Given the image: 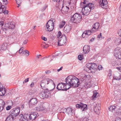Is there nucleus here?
<instances>
[{
  "label": "nucleus",
  "instance_id": "25",
  "mask_svg": "<svg viewBox=\"0 0 121 121\" xmlns=\"http://www.w3.org/2000/svg\"><path fill=\"white\" fill-rule=\"evenodd\" d=\"M7 44L6 43L3 44L2 45L0 46V49L1 50H5L7 48Z\"/></svg>",
  "mask_w": 121,
  "mask_h": 121
},
{
  "label": "nucleus",
  "instance_id": "24",
  "mask_svg": "<svg viewBox=\"0 0 121 121\" xmlns=\"http://www.w3.org/2000/svg\"><path fill=\"white\" fill-rule=\"evenodd\" d=\"M113 78L114 79L117 80H119L121 79V74L120 75L117 73L115 75H114Z\"/></svg>",
  "mask_w": 121,
  "mask_h": 121
},
{
  "label": "nucleus",
  "instance_id": "50",
  "mask_svg": "<svg viewBox=\"0 0 121 121\" xmlns=\"http://www.w3.org/2000/svg\"><path fill=\"white\" fill-rule=\"evenodd\" d=\"M11 106H8L6 107V109L7 110H9L11 108Z\"/></svg>",
  "mask_w": 121,
  "mask_h": 121
},
{
  "label": "nucleus",
  "instance_id": "41",
  "mask_svg": "<svg viewBox=\"0 0 121 121\" xmlns=\"http://www.w3.org/2000/svg\"><path fill=\"white\" fill-rule=\"evenodd\" d=\"M3 13L4 15L8 14L9 11L7 10H4Z\"/></svg>",
  "mask_w": 121,
  "mask_h": 121
},
{
  "label": "nucleus",
  "instance_id": "4",
  "mask_svg": "<svg viewBox=\"0 0 121 121\" xmlns=\"http://www.w3.org/2000/svg\"><path fill=\"white\" fill-rule=\"evenodd\" d=\"M43 90L41 91L40 96L41 98L43 99L45 98H48L50 97L51 95L52 91H49L48 88L46 89H43Z\"/></svg>",
  "mask_w": 121,
  "mask_h": 121
},
{
  "label": "nucleus",
  "instance_id": "3",
  "mask_svg": "<svg viewBox=\"0 0 121 121\" xmlns=\"http://www.w3.org/2000/svg\"><path fill=\"white\" fill-rule=\"evenodd\" d=\"M52 82L55 84L51 80L48 78H46L43 79L40 82V84L42 89H46L47 88V87L48 84Z\"/></svg>",
  "mask_w": 121,
  "mask_h": 121
},
{
  "label": "nucleus",
  "instance_id": "11",
  "mask_svg": "<svg viewBox=\"0 0 121 121\" xmlns=\"http://www.w3.org/2000/svg\"><path fill=\"white\" fill-rule=\"evenodd\" d=\"M27 114H25L24 116L21 114L18 116L19 118V121H28L29 120V117Z\"/></svg>",
  "mask_w": 121,
  "mask_h": 121
},
{
  "label": "nucleus",
  "instance_id": "36",
  "mask_svg": "<svg viewBox=\"0 0 121 121\" xmlns=\"http://www.w3.org/2000/svg\"><path fill=\"white\" fill-rule=\"evenodd\" d=\"M80 121H91V120L89 119L88 117H85L81 119Z\"/></svg>",
  "mask_w": 121,
  "mask_h": 121
},
{
  "label": "nucleus",
  "instance_id": "57",
  "mask_svg": "<svg viewBox=\"0 0 121 121\" xmlns=\"http://www.w3.org/2000/svg\"><path fill=\"white\" fill-rule=\"evenodd\" d=\"M101 37V33H100L99 35H98V38H100Z\"/></svg>",
  "mask_w": 121,
  "mask_h": 121
},
{
  "label": "nucleus",
  "instance_id": "49",
  "mask_svg": "<svg viewBox=\"0 0 121 121\" xmlns=\"http://www.w3.org/2000/svg\"><path fill=\"white\" fill-rule=\"evenodd\" d=\"M63 110V111L62 112H63L64 113H65V112H67V108H63L62 109Z\"/></svg>",
  "mask_w": 121,
  "mask_h": 121
},
{
  "label": "nucleus",
  "instance_id": "30",
  "mask_svg": "<svg viewBox=\"0 0 121 121\" xmlns=\"http://www.w3.org/2000/svg\"><path fill=\"white\" fill-rule=\"evenodd\" d=\"M46 108H44L43 106H40L39 107L37 108V110L39 111H42L44 110H46Z\"/></svg>",
  "mask_w": 121,
  "mask_h": 121
},
{
  "label": "nucleus",
  "instance_id": "54",
  "mask_svg": "<svg viewBox=\"0 0 121 121\" xmlns=\"http://www.w3.org/2000/svg\"><path fill=\"white\" fill-rule=\"evenodd\" d=\"M41 38L44 41H46L47 40V38L45 37H41Z\"/></svg>",
  "mask_w": 121,
  "mask_h": 121
},
{
  "label": "nucleus",
  "instance_id": "23",
  "mask_svg": "<svg viewBox=\"0 0 121 121\" xmlns=\"http://www.w3.org/2000/svg\"><path fill=\"white\" fill-rule=\"evenodd\" d=\"M5 103L2 99H0V112L2 111L4 108Z\"/></svg>",
  "mask_w": 121,
  "mask_h": 121
},
{
  "label": "nucleus",
  "instance_id": "9",
  "mask_svg": "<svg viewBox=\"0 0 121 121\" xmlns=\"http://www.w3.org/2000/svg\"><path fill=\"white\" fill-rule=\"evenodd\" d=\"M66 83H62L59 84L57 85V89L60 90H67L69 88H67L66 87Z\"/></svg>",
  "mask_w": 121,
  "mask_h": 121
},
{
  "label": "nucleus",
  "instance_id": "16",
  "mask_svg": "<svg viewBox=\"0 0 121 121\" xmlns=\"http://www.w3.org/2000/svg\"><path fill=\"white\" fill-rule=\"evenodd\" d=\"M90 72L94 73L97 69V66L95 63H91Z\"/></svg>",
  "mask_w": 121,
  "mask_h": 121
},
{
  "label": "nucleus",
  "instance_id": "64",
  "mask_svg": "<svg viewBox=\"0 0 121 121\" xmlns=\"http://www.w3.org/2000/svg\"><path fill=\"white\" fill-rule=\"evenodd\" d=\"M95 39V37H93V38H92L90 40V41L91 42H92V41H93Z\"/></svg>",
  "mask_w": 121,
  "mask_h": 121
},
{
  "label": "nucleus",
  "instance_id": "44",
  "mask_svg": "<svg viewBox=\"0 0 121 121\" xmlns=\"http://www.w3.org/2000/svg\"><path fill=\"white\" fill-rule=\"evenodd\" d=\"M2 7V3L0 1V14L2 13V10L1 8Z\"/></svg>",
  "mask_w": 121,
  "mask_h": 121
},
{
  "label": "nucleus",
  "instance_id": "18",
  "mask_svg": "<svg viewBox=\"0 0 121 121\" xmlns=\"http://www.w3.org/2000/svg\"><path fill=\"white\" fill-rule=\"evenodd\" d=\"M99 3L103 9H106V0H99Z\"/></svg>",
  "mask_w": 121,
  "mask_h": 121
},
{
  "label": "nucleus",
  "instance_id": "15",
  "mask_svg": "<svg viewBox=\"0 0 121 121\" xmlns=\"http://www.w3.org/2000/svg\"><path fill=\"white\" fill-rule=\"evenodd\" d=\"M37 102V99L35 98H33L29 101L30 107H31L36 104Z\"/></svg>",
  "mask_w": 121,
  "mask_h": 121
},
{
  "label": "nucleus",
  "instance_id": "39",
  "mask_svg": "<svg viewBox=\"0 0 121 121\" xmlns=\"http://www.w3.org/2000/svg\"><path fill=\"white\" fill-rule=\"evenodd\" d=\"M24 50L23 48V47H22L19 51V54H21L22 53L23 54L24 53V51H23Z\"/></svg>",
  "mask_w": 121,
  "mask_h": 121
},
{
  "label": "nucleus",
  "instance_id": "47",
  "mask_svg": "<svg viewBox=\"0 0 121 121\" xmlns=\"http://www.w3.org/2000/svg\"><path fill=\"white\" fill-rule=\"evenodd\" d=\"M118 33L119 36L121 37V29L118 31Z\"/></svg>",
  "mask_w": 121,
  "mask_h": 121
},
{
  "label": "nucleus",
  "instance_id": "56",
  "mask_svg": "<svg viewBox=\"0 0 121 121\" xmlns=\"http://www.w3.org/2000/svg\"><path fill=\"white\" fill-rule=\"evenodd\" d=\"M27 42H28L27 40H25L24 41V42L23 43V44H26Z\"/></svg>",
  "mask_w": 121,
  "mask_h": 121
},
{
  "label": "nucleus",
  "instance_id": "33",
  "mask_svg": "<svg viewBox=\"0 0 121 121\" xmlns=\"http://www.w3.org/2000/svg\"><path fill=\"white\" fill-rule=\"evenodd\" d=\"M66 22L64 21H62L61 22L60 24L59 25V28H62L65 25Z\"/></svg>",
  "mask_w": 121,
  "mask_h": 121
},
{
  "label": "nucleus",
  "instance_id": "12",
  "mask_svg": "<svg viewBox=\"0 0 121 121\" xmlns=\"http://www.w3.org/2000/svg\"><path fill=\"white\" fill-rule=\"evenodd\" d=\"M5 28L6 30H7L8 29H14L15 27V25H14L13 22H11L9 23H6L4 25Z\"/></svg>",
  "mask_w": 121,
  "mask_h": 121
},
{
  "label": "nucleus",
  "instance_id": "40",
  "mask_svg": "<svg viewBox=\"0 0 121 121\" xmlns=\"http://www.w3.org/2000/svg\"><path fill=\"white\" fill-rule=\"evenodd\" d=\"M83 56L82 55H79L78 56V59L80 60H82L83 59Z\"/></svg>",
  "mask_w": 121,
  "mask_h": 121
},
{
  "label": "nucleus",
  "instance_id": "8",
  "mask_svg": "<svg viewBox=\"0 0 121 121\" xmlns=\"http://www.w3.org/2000/svg\"><path fill=\"white\" fill-rule=\"evenodd\" d=\"M20 111L19 108L17 107L11 110L10 111V114L15 117L18 115Z\"/></svg>",
  "mask_w": 121,
  "mask_h": 121
},
{
  "label": "nucleus",
  "instance_id": "21",
  "mask_svg": "<svg viewBox=\"0 0 121 121\" xmlns=\"http://www.w3.org/2000/svg\"><path fill=\"white\" fill-rule=\"evenodd\" d=\"M15 118L10 114L6 118L5 121H13Z\"/></svg>",
  "mask_w": 121,
  "mask_h": 121
},
{
  "label": "nucleus",
  "instance_id": "14",
  "mask_svg": "<svg viewBox=\"0 0 121 121\" xmlns=\"http://www.w3.org/2000/svg\"><path fill=\"white\" fill-rule=\"evenodd\" d=\"M100 25L98 22L95 23L93 26V27L92 29V31L95 32L99 30Z\"/></svg>",
  "mask_w": 121,
  "mask_h": 121
},
{
  "label": "nucleus",
  "instance_id": "13",
  "mask_svg": "<svg viewBox=\"0 0 121 121\" xmlns=\"http://www.w3.org/2000/svg\"><path fill=\"white\" fill-rule=\"evenodd\" d=\"M28 115L29 117V120H33L38 116V113L36 112H34L30 114H27Z\"/></svg>",
  "mask_w": 121,
  "mask_h": 121
},
{
  "label": "nucleus",
  "instance_id": "63",
  "mask_svg": "<svg viewBox=\"0 0 121 121\" xmlns=\"http://www.w3.org/2000/svg\"><path fill=\"white\" fill-rule=\"evenodd\" d=\"M25 52L27 54L28 53H29V51L27 50H25V51H24V52Z\"/></svg>",
  "mask_w": 121,
  "mask_h": 121
},
{
  "label": "nucleus",
  "instance_id": "34",
  "mask_svg": "<svg viewBox=\"0 0 121 121\" xmlns=\"http://www.w3.org/2000/svg\"><path fill=\"white\" fill-rule=\"evenodd\" d=\"M92 29L91 30H86L85 31V34H86V35L89 36L90 35L91 33H94L95 32H93L92 31Z\"/></svg>",
  "mask_w": 121,
  "mask_h": 121
},
{
  "label": "nucleus",
  "instance_id": "45",
  "mask_svg": "<svg viewBox=\"0 0 121 121\" xmlns=\"http://www.w3.org/2000/svg\"><path fill=\"white\" fill-rule=\"evenodd\" d=\"M103 67L101 65H99L98 67H97V69H98L99 70L100 69H101Z\"/></svg>",
  "mask_w": 121,
  "mask_h": 121
},
{
  "label": "nucleus",
  "instance_id": "32",
  "mask_svg": "<svg viewBox=\"0 0 121 121\" xmlns=\"http://www.w3.org/2000/svg\"><path fill=\"white\" fill-rule=\"evenodd\" d=\"M82 16H75L76 19H78V20L76 21V23L80 22L82 18Z\"/></svg>",
  "mask_w": 121,
  "mask_h": 121
},
{
  "label": "nucleus",
  "instance_id": "29",
  "mask_svg": "<svg viewBox=\"0 0 121 121\" xmlns=\"http://www.w3.org/2000/svg\"><path fill=\"white\" fill-rule=\"evenodd\" d=\"M67 112L69 115H72V108L70 107L67 108Z\"/></svg>",
  "mask_w": 121,
  "mask_h": 121
},
{
  "label": "nucleus",
  "instance_id": "51",
  "mask_svg": "<svg viewBox=\"0 0 121 121\" xmlns=\"http://www.w3.org/2000/svg\"><path fill=\"white\" fill-rule=\"evenodd\" d=\"M4 25V22L3 21H1L0 22V26H2Z\"/></svg>",
  "mask_w": 121,
  "mask_h": 121
},
{
  "label": "nucleus",
  "instance_id": "46",
  "mask_svg": "<svg viewBox=\"0 0 121 121\" xmlns=\"http://www.w3.org/2000/svg\"><path fill=\"white\" fill-rule=\"evenodd\" d=\"M111 75V70H109V73L108 74V76L109 77V78H110V77Z\"/></svg>",
  "mask_w": 121,
  "mask_h": 121
},
{
  "label": "nucleus",
  "instance_id": "59",
  "mask_svg": "<svg viewBox=\"0 0 121 121\" xmlns=\"http://www.w3.org/2000/svg\"><path fill=\"white\" fill-rule=\"evenodd\" d=\"M121 121V120L120 119H119L118 118H117L115 119L114 121Z\"/></svg>",
  "mask_w": 121,
  "mask_h": 121
},
{
  "label": "nucleus",
  "instance_id": "17",
  "mask_svg": "<svg viewBox=\"0 0 121 121\" xmlns=\"http://www.w3.org/2000/svg\"><path fill=\"white\" fill-rule=\"evenodd\" d=\"M71 26L70 24L65 26L64 28V31L65 33H68L70 30L71 29Z\"/></svg>",
  "mask_w": 121,
  "mask_h": 121
},
{
  "label": "nucleus",
  "instance_id": "10",
  "mask_svg": "<svg viewBox=\"0 0 121 121\" xmlns=\"http://www.w3.org/2000/svg\"><path fill=\"white\" fill-rule=\"evenodd\" d=\"M76 108H81L82 111H85L87 109V105L83 104L82 103H80L79 104H77L76 105Z\"/></svg>",
  "mask_w": 121,
  "mask_h": 121
},
{
  "label": "nucleus",
  "instance_id": "55",
  "mask_svg": "<svg viewBox=\"0 0 121 121\" xmlns=\"http://www.w3.org/2000/svg\"><path fill=\"white\" fill-rule=\"evenodd\" d=\"M51 73V71L50 70H47L45 72V73L46 74H49Z\"/></svg>",
  "mask_w": 121,
  "mask_h": 121
},
{
  "label": "nucleus",
  "instance_id": "27",
  "mask_svg": "<svg viewBox=\"0 0 121 121\" xmlns=\"http://www.w3.org/2000/svg\"><path fill=\"white\" fill-rule=\"evenodd\" d=\"M93 94L92 97L93 99L97 98L99 95V94L97 93L96 91H93Z\"/></svg>",
  "mask_w": 121,
  "mask_h": 121
},
{
  "label": "nucleus",
  "instance_id": "61",
  "mask_svg": "<svg viewBox=\"0 0 121 121\" xmlns=\"http://www.w3.org/2000/svg\"><path fill=\"white\" fill-rule=\"evenodd\" d=\"M85 32H84L82 35V37L83 38H85V35H86V34H85Z\"/></svg>",
  "mask_w": 121,
  "mask_h": 121
},
{
  "label": "nucleus",
  "instance_id": "60",
  "mask_svg": "<svg viewBox=\"0 0 121 121\" xmlns=\"http://www.w3.org/2000/svg\"><path fill=\"white\" fill-rule=\"evenodd\" d=\"M29 78H28L26 79H25V82H27L28 81Z\"/></svg>",
  "mask_w": 121,
  "mask_h": 121
},
{
  "label": "nucleus",
  "instance_id": "53",
  "mask_svg": "<svg viewBox=\"0 0 121 121\" xmlns=\"http://www.w3.org/2000/svg\"><path fill=\"white\" fill-rule=\"evenodd\" d=\"M58 34L57 37H59L61 35V33L60 31H59L58 32Z\"/></svg>",
  "mask_w": 121,
  "mask_h": 121
},
{
  "label": "nucleus",
  "instance_id": "28",
  "mask_svg": "<svg viewBox=\"0 0 121 121\" xmlns=\"http://www.w3.org/2000/svg\"><path fill=\"white\" fill-rule=\"evenodd\" d=\"M108 108L109 111L113 112L115 110V109H116V107L115 106L112 105L109 106Z\"/></svg>",
  "mask_w": 121,
  "mask_h": 121
},
{
  "label": "nucleus",
  "instance_id": "22",
  "mask_svg": "<svg viewBox=\"0 0 121 121\" xmlns=\"http://www.w3.org/2000/svg\"><path fill=\"white\" fill-rule=\"evenodd\" d=\"M90 48L87 45L85 46L83 48V51L85 53L87 54L89 51Z\"/></svg>",
  "mask_w": 121,
  "mask_h": 121
},
{
  "label": "nucleus",
  "instance_id": "19",
  "mask_svg": "<svg viewBox=\"0 0 121 121\" xmlns=\"http://www.w3.org/2000/svg\"><path fill=\"white\" fill-rule=\"evenodd\" d=\"M94 110L97 114H98L99 113V111L101 109V108L99 106V104H96L94 106Z\"/></svg>",
  "mask_w": 121,
  "mask_h": 121
},
{
  "label": "nucleus",
  "instance_id": "5",
  "mask_svg": "<svg viewBox=\"0 0 121 121\" xmlns=\"http://www.w3.org/2000/svg\"><path fill=\"white\" fill-rule=\"evenodd\" d=\"M55 21L54 19H51L48 22L46 25L47 29H46L47 31H51L53 30L54 25L53 21Z\"/></svg>",
  "mask_w": 121,
  "mask_h": 121
},
{
  "label": "nucleus",
  "instance_id": "58",
  "mask_svg": "<svg viewBox=\"0 0 121 121\" xmlns=\"http://www.w3.org/2000/svg\"><path fill=\"white\" fill-rule=\"evenodd\" d=\"M34 86V82H32V83L30 84V86L31 87H33Z\"/></svg>",
  "mask_w": 121,
  "mask_h": 121
},
{
  "label": "nucleus",
  "instance_id": "26",
  "mask_svg": "<svg viewBox=\"0 0 121 121\" xmlns=\"http://www.w3.org/2000/svg\"><path fill=\"white\" fill-rule=\"evenodd\" d=\"M63 4L62 5V7L61 10L62 11H64V12H68V11L69 8L67 6H63Z\"/></svg>",
  "mask_w": 121,
  "mask_h": 121
},
{
  "label": "nucleus",
  "instance_id": "1",
  "mask_svg": "<svg viewBox=\"0 0 121 121\" xmlns=\"http://www.w3.org/2000/svg\"><path fill=\"white\" fill-rule=\"evenodd\" d=\"M66 85H68L70 87H77L80 84L79 79L75 76L70 75L67 77L65 79Z\"/></svg>",
  "mask_w": 121,
  "mask_h": 121
},
{
  "label": "nucleus",
  "instance_id": "31",
  "mask_svg": "<svg viewBox=\"0 0 121 121\" xmlns=\"http://www.w3.org/2000/svg\"><path fill=\"white\" fill-rule=\"evenodd\" d=\"M54 1L59 3V6H60L61 4H64V0H52Z\"/></svg>",
  "mask_w": 121,
  "mask_h": 121
},
{
  "label": "nucleus",
  "instance_id": "52",
  "mask_svg": "<svg viewBox=\"0 0 121 121\" xmlns=\"http://www.w3.org/2000/svg\"><path fill=\"white\" fill-rule=\"evenodd\" d=\"M118 113L120 114H121V107L119 108L118 110Z\"/></svg>",
  "mask_w": 121,
  "mask_h": 121
},
{
  "label": "nucleus",
  "instance_id": "48",
  "mask_svg": "<svg viewBox=\"0 0 121 121\" xmlns=\"http://www.w3.org/2000/svg\"><path fill=\"white\" fill-rule=\"evenodd\" d=\"M3 2V3L5 5L7 4H8V2L7 0H4Z\"/></svg>",
  "mask_w": 121,
  "mask_h": 121
},
{
  "label": "nucleus",
  "instance_id": "2",
  "mask_svg": "<svg viewBox=\"0 0 121 121\" xmlns=\"http://www.w3.org/2000/svg\"><path fill=\"white\" fill-rule=\"evenodd\" d=\"M87 2L86 0H84L83 2L80 3L81 7H83L82 9V11L83 9L84 10L83 15H85V14H84L85 13L88 14L90 13L91 10L94 8V7L93 4L90 3H88Z\"/></svg>",
  "mask_w": 121,
  "mask_h": 121
},
{
  "label": "nucleus",
  "instance_id": "42",
  "mask_svg": "<svg viewBox=\"0 0 121 121\" xmlns=\"http://www.w3.org/2000/svg\"><path fill=\"white\" fill-rule=\"evenodd\" d=\"M41 46L42 47H43L44 48H46L47 47H48V46L44 45L43 44H41Z\"/></svg>",
  "mask_w": 121,
  "mask_h": 121
},
{
  "label": "nucleus",
  "instance_id": "20",
  "mask_svg": "<svg viewBox=\"0 0 121 121\" xmlns=\"http://www.w3.org/2000/svg\"><path fill=\"white\" fill-rule=\"evenodd\" d=\"M91 63H89L87 64L86 65V67L85 68L84 70L86 71H88V72H90V69L91 66Z\"/></svg>",
  "mask_w": 121,
  "mask_h": 121
},
{
  "label": "nucleus",
  "instance_id": "43",
  "mask_svg": "<svg viewBox=\"0 0 121 121\" xmlns=\"http://www.w3.org/2000/svg\"><path fill=\"white\" fill-rule=\"evenodd\" d=\"M1 8L2 9V13L4 10H5L6 9V8L5 7V6L3 5H2V7Z\"/></svg>",
  "mask_w": 121,
  "mask_h": 121
},
{
  "label": "nucleus",
  "instance_id": "35",
  "mask_svg": "<svg viewBox=\"0 0 121 121\" xmlns=\"http://www.w3.org/2000/svg\"><path fill=\"white\" fill-rule=\"evenodd\" d=\"M72 16V17L71 18V21L74 23H76V21L78 20V19H76L75 16Z\"/></svg>",
  "mask_w": 121,
  "mask_h": 121
},
{
  "label": "nucleus",
  "instance_id": "7",
  "mask_svg": "<svg viewBox=\"0 0 121 121\" xmlns=\"http://www.w3.org/2000/svg\"><path fill=\"white\" fill-rule=\"evenodd\" d=\"M58 44L59 46L64 45L67 42L66 36L64 35H62L61 37L58 39Z\"/></svg>",
  "mask_w": 121,
  "mask_h": 121
},
{
  "label": "nucleus",
  "instance_id": "62",
  "mask_svg": "<svg viewBox=\"0 0 121 121\" xmlns=\"http://www.w3.org/2000/svg\"><path fill=\"white\" fill-rule=\"evenodd\" d=\"M62 67H61L59 69L57 70V71L58 72L59 71H60L62 70Z\"/></svg>",
  "mask_w": 121,
  "mask_h": 121
},
{
  "label": "nucleus",
  "instance_id": "37",
  "mask_svg": "<svg viewBox=\"0 0 121 121\" xmlns=\"http://www.w3.org/2000/svg\"><path fill=\"white\" fill-rule=\"evenodd\" d=\"M16 3L18 5V6L17 7H19V6L21 5L22 2V0H16Z\"/></svg>",
  "mask_w": 121,
  "mask_h": 121
},
{
  "label": "nucleus",
  "instance_id": "38",
  "mask_svg": "<svg viewBox=\"0 0 121 121\" xmlns=\"http://www.w3.org/2000/svg\"><path fill=\"white\" fill-rule=\"evenodd\" d=\"M109 5V4H108V1L106 0V11H108L110 10Z\"/></svg>",
  "mask_w": 121,
  "mask_h": 121
},
{
  "label": "nucleus",
  "instance_id": "6",
  "mask_svg": "<svg viewBox=\"0 0 121 121\" xmlns=\"http://www.w3.org/2000/svg\"><path fill=\"white\" fill-rule=\"evenodd\" d=\"M114 55L117 59H121V48L117 47L114 51Z\"/></svg>",
  "mask_w": 121,
  "mask_h": 121
}]
</instances>
